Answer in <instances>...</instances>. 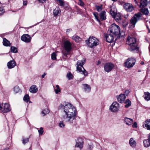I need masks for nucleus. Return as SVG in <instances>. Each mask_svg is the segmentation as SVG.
Returning <instances> with one entry per match:
<instances>
[{
    "mask_svg": "<svg viewBox=\"0 0 150 150\" xmlns=\"http://www.w3.org/2000/svg\"><path fill=\"white\" fill-rule=\"evenodd\" d=\"M60 108L63 110L64 113L62 115V119L66 122L73 124L75 121L76 115V108L69 103L61 104Z\"/></svg>",
    "mask_w": 150,
    "mask_h": 150,
    "instance_id": "f257e3e1",
    "label": "nucleus"
},
{
    "mask_svg": "<svg viewBox=\"0 0 150 150\" xmlns=\"http://www.w3.org/2000/svg\"><path fill=\"white\" fill-rule=\"evenodd\" d=\"M85 59H83L81 60L78 61L76 64V70L79 72H82L84 76H86L88 74L87 71L84 69L83 66L85 62Z\"/></svg>",
    "mask_w": 150,
    "mask_h": 150,
    "instance_id": "f03ea898",
    "label": "nucleus"
},
{
    "mask_svg": "<svg viewBox=\"0 0 150 150\" xmlns=\"http://www.w3.org/2000/svg\"><path fill=\"white\" fill-rule=\"evenodd\" d=\"M86 42L88 46L91 48L94 47L99 44L98 39L93 36H90L86 40Z\"/></svg>",
    "mask_w": 150,
    "mask_h": 150,
    "instance_id": "7ed1b4c3",
    "label": "nucleus"
},
{
    "mask_svg": "<svg viewBox=\"0 0 150 150\" xmlns=\"http://www.w3.org/2000/svg\"><path fill=\"white\" fill-rule=\"evenodd\" d=\"M108 31L115 36L120 34V29L119 26L115 23L112 24L110 26Z\"/></svg>",
    "mask_w": 150,
    "mask_h": 150,
    "instance_id": "20e7f679",
    "label": "nucleus"
},
{
    "mask_svg": "<svg viewBox=\"0 0 150 150\" xmlns=\"http://www.w3.org/2000/svg\"><path fill=\"white\" fill-rule=\"evenodd\" d=\"M136 62L135 59L133 58H129L124 63V66L127 68L132 67Z\"/></svg>",
    "mask_w": 150,
    "mask_h": 150,
    "instance_id": "39448f33",
    "label": "nucleus"
},
{
    "mask_svg": "<svg viewBox=\"0 0 150 150\" xmlns=\"http://www.w3.org/2000/svg\"><path fill=\"white\" fill-rule=\"evenodd\" d=\"M142 14L140 12H138L135 14L130 20L131 23L134 26L136 23L141 19Z\"/></svg>",
    "mask_w": 150,
    "mask_h": 150,
    "instance_id": "423d86ee",
    "label": "nucleus"
},
{
    "mask_svg": "<svg viewBox=\"0 0 150 150\" xmlns=\"http://www.w3.org/2000/svg\"><path fill=\"white\" fill-rule=\"evenodd\" d=\"M64 48L65 50L67 52L71 51V44L68 40L65 41L64 43ZM69 53L68 52L65 53L64 54V56L67 57V55Z\"/></svg>",
    "mask_w": 150,
    "mask_h": 150,
    "instance_id": "0eeeda50",
    "label": "nucleus"
},
{
    "mask_svg": "<svg viewBox=\"0 0 150 150\" xmlns=\"http://www.w3.org/2000/svg\"><path fill=\"white\" fill-rule=\"evenodd\" d=\"M0 110L3 113H7L11 110L9 105L7 103H2L1 104L0 103Z\"/></svg>",
    "mask_w": 150,
    "mask_h": 150,
    "instance_id": "6e6552de",
    "label": "nucleus"
},
{
    "mask_svg": "<svg viewBox=\"0 0 150 150\" xmlns=\"http://www.w3.org/2000/svg\"><path fill=\"white\" fill-rule=\"evenodd\" d=\"M119 105L116 102H113L110 107V110L113 112H116L119 111Z\"/></svg>",
    "mask_w": 150,
    "mask_h": 150,
    "instance_id": "1a4fd4ad",
    "label": "nucleus"
},
{
    "mask_svg": "<svg viewBox=\"0 0 150 150\" xmlns=\"http://www.w3.org/2000/svg\"><path fill=\"white\" fill-rule=\"evenodd\" d=\"M114 67V64L111 62H108L105 63L104 65V69L107 72L111 71Z\"/></svg>",
    "mask_w": 150,
    "mask_h": 150,
    "instance_id": "9d476101",
    "label": "nucleus"
},
{
    "mask_svg": "<svg viewBox=\"0 0 150 150\" xmlns=\"http://www.w3.org/2000/svg\"><path fill=\"white\" fill-rule=\"evenodd\" d=\"M125 10L128 12H131L134 9V7L131 3H126L123 5Z\"/></svg>",
    "mask_w": 150,
    "mask_h": 150,
    "instance_id": "9b49d317",
    "label": "nucleus"
},
{
    "mask_svg": "<svg viewBox=\"0 0 150 150\" xmlns=\"http://www.w3.org/2000/svg\"><path fill=\"white\" fill-rule=\"evenodd\" d=\"M128 49L131 51L137 52L139 50V47L136 43L129 45Z\"/></svg>",
    "mask_w": 150,
    "mask_h": 150,
    "instance_id": "f8f14e48",
    "label": "nucleus"
},
{
    "mask_svg": "<svg viewBox=\"0 0 150 150\" xmlns=\"http://www.w3.org/2000/svg\"><path fill=\"white\" fill-rule=\"evenodd\" d=\"M31 39V38L30 36L28 34H24L21 37V40L26 43L30 42Z\"/></svg>",
    "mask_w": 150,
    "mask_h": 150,
    "instance_id": "ddd939ff",
    "label": "nucleus"
},
{
    "mask_svg": "<svg viewBox=\"0 0 150 150\" xmlns=\"http://www.w3.org/2000/svg\"><path fill=\"white\" fill-rule=\"evenodd\" d=\"M83 139L81 138H79L76 141L75 147L81 149L83 147Z\"/></svg>",
    "mask_w": 150,
    "mask_h": 150,
    "instance_id": "4468645a",
    "label": "nucleus"
},
{
    "mask_svg": "<svg viewBox=\"0 0 150 150\" xmlns=\"http://www.w3.org/2000/svg\"><path fill=\"white\" fill-rule=\"evenodd\" d=\"M136 42V40L135 38L128 36L126 41V43L129 45L135 43Z\"/></svg>",
    "mask_w": 150,
    "mask_h": 150,
    "instance_id": "2eb2a0df",
    "label": "nucleus"
},
{
    "mask_svg": "<svg viewBox=\"0 0 150 150\" xmlns=\"http://www.w3.org/2000/svg\"><path fill=\"white\" fill-rule=\"evenodd\" d=\"M143 127L146 128L148 130L150 131V119H148L146 120L143 123Z\"/></svg>",
    "mask_w": 150,
    "mask_h": 150,
    "instance_id": "dca6fc26",
    "label": "nucleus"
},
{
    "mask_svg": "<svg viewBox=\"0 0 150 150\" xmlns=\"http://www.w3.org/2000/svg\"><path fill=\"white\" fill-rule=\"evenodd\" d=\"M82 86L84 92L86 93H88L90 91L91 88L89 85L87 84H84L82 85Z\"/></svg>",
    "mask_w": 150,
    "mask_h": 150,
    "instance_id": "f3484780",
    "label": "nucleus"
},
{
    "mask_svg": "<svg viewBox=\"0 0 150 150\" xmlns=\"http://www.w3.org/2000/svg\"><path fill=\"white\" fill-rule=\"evenodd\" d=\"M117 100L120 103L124 102L126 98L125 96L123 94H121L119 96H117Z\"/></svg>",
    "mask_w": 150,
    "mask_h": 150,
    "instance_id": "a211bd4d",
    "label": "nucleus"
},
{
    "mask_svg": "<svg viewBox=\"0 0 150 150\" xmlns=\"http://www.w3.org/2000/svg\"><path fill=\"white\" fill-rule=\"evenodd\" d=\"M107 42H112L113 40L114 36L111 34H107L105 35Z\"/></svg>",
    "mask_w": 150,
    "mask_h": 150,
    "instance_id": "6ab92c4d",
    "label": "nucleus"
},
{
    "mask_svg": "<svg viewBox=\"0 0 150 150\" xmlns=\"http://www.w3.org/2000/svg\"><path fill=\"white\" fill-rule=\"evenodd\" d=\"M16 65V62L13 60L10 61L7 63V66L9 69H12L14 68Z\"/></svg>",
    "mask_w": 150,
    "mask_h": 150,
    "instance_id": "aec40b11",
    "label": "nucleus"
},
{
    "mask_svg": "<svg viewBox=\"0 0 150 150\" xmlns=\"http://www.w3.org/2000/svg\"><path fill=\"white\" fill-rule=\"evenodd\" d=\"M113 18L115 19L116 22L121 23L122 22V17L120 13H117V14Z\"/></svg>",
    "mask_w": 150,
    "mask_h": 150,
    "instance_id": "412c9836",
    "label": "nucleus"
},
{
    "mask_svg": "<svg viewBox=\"0 0 150 150\" xmlns=\"http://www.w3.org/2000/svg\"><path fill=\"white\" fill-rule=\"evenodd\" d=\"M129 143L132 148H134L136 145V142L135 140L133 138H131L129 141Z\"/></svg>",
    "mask_w": 150,
    "mask_h": 150,
    "instance_id": "4be33fe9",
    "label": "nucleus"
},
{
    "mask_svg": "<svg viewBox=\"0 0 150 150\" xmlns=\"http://www.w3.org/2000/svg\"><path fill=\"white\" fill-rule=\"evenodd\" d=\"M124 120L126 124L128 125H131L133 122V120L132 119L127 117H125Z\"/></svg>",
    "mask_w": 150,
    "mask_h": 150,
    "instance_id": "5701e85b",
    "label": "nucleus"
},
{
    "mask_svg": "<svg viewBox=\"0 0 150 150\" xmlns=\"http://www.w3.org/2000/svg\"><path fill=\"white\" fill-rule=\"evenodd\" d=\"M30 92L33 93H35L37 92L38 88L35 85L32 86L30 88Z\"/></svg>",
    "mask_w": 150,
    "mask_h": 150,
    "instance_id": "b1692460",
    "label": "nucleus"
},
{
    "mask_svg": "<svg viewBox=\"0 0 150 150\" xmlns=\"http://www.w3.org/2000/svg\"><path fill=\"white\" fill-rule=\"evenodd\" d=\"M100 16L101 20H105L106 19L105 12V11H102L100 13Z\"/></svg>",
    "mask_w": 150,
    "mask_h": 150,
    "instance_id": "393cba45",
    "label": "nucleus"
},
{
    "mask_svg": "<svg viewBox=\"0 0 150 150\" xmlns=\"http://www.w3.org/2000/svg\"><path fill=\"white\" fill-rule=\"evenodd\" d=\"M147 4V0H141L140 1V7L142 8L146 6Z\"/></svg>",
    "mask_w": 150,
    "mask_h": 150,
    "instance_id": "a878e982",
    "label": "nucleus"
},
{
    "mask_svg": "<svg viewBox=\"0 0 150 150\" xmlns=\"http://www.w3.org/2000/svg\"><path fill=\"white\" fill-rule=\"evenodd\" d=\"M144 95L143 96L144 99L147 100L149 101L150 100V93L148 92H144Z\"/></svg>",
    "mask_w": 150,
    "mask_h": 150,
    "instance_id": "bb28decb",
    "label": "nucleus"
},
{
    "mask_svg": "<svg viewBox=\"0 0 150 150\" xmlns=\"http://www.w3.org/2000/svg\"><path fill=\"white\" fill-rule=\"evenodd\" d=\"M61 10L58 8H56L53 11V13L54 16H56L59 15L60 13Z\"/></svg>",
    "mask_w": 150,
    "mask_h": 150,
    "instance_id": "cd10ccee",
    "label": "nucleus"
},
{
    "mask_svg": "<svg viewBox=\"0 0 150 150\" xmlns=\"http://www.w3.org/2000/svg\"><path fill=\"white\" fill-rule=\"evenodd\" d=\"M72 39L77 42L81 41V39L77 35H74L72 37Z\"/></svg>",
    "mask_w": 150,
    "mask_h": 150,
    "instance_id": "c85d7f7f",
    "label": "nucleus"
},
{
    "mask_svg": "<svg viewBox=\"0 0 150 150\" xmlns=\"http://www.w3.org/2000/svg\"><path fill=\"white\" fill-rule=\"evenodd\" d=\"M143 143L145 147H147L150 146V140L149 138L148 139L144 140L143 141Z\"/></svg>",
    "mask_w": 150,
    "mask_h": 150,
    "instance_id": "c756f323",
    "label": "nucleus"
},
{
    "mask_svg": "<svg viewBox=\"0 0 150 150\" xmlns=\"http://www.w3.org/2000/svg\"><path fill=\"white\" fill-rule=\"evenodd\" d=\"M3 44L5 46H8L10 45V43L9 41L5 38H3Z\"/></svg>",
    "mask_w": 150,
    "mask_h": 150,
    "instance_id": "7c9ffc66",
    "label": "nucleus"
},
{
    "mask_svg": "<svg viewBox=\"0 0 150 150\" xmlns=\"http://www.w3.org/2000/svg\"><path fill=\"white\" fill-rule=\"evenodd\" d=\"M141 11L143 14H145L146 15H147L149 13V11L148 8H144L141 9Z\"/></svg>",
    "mask_w": 150,
    "mask_h": 150,
    "instance_id": "2f4dec72",
    "label": "nucleus"
},
{
    "mask_svg": "<svg viewBox=\"0 0 150 150\" xmlns=\"http://www.w3.org/2000/svg\"><path fill=\"white\" fill-rule=\"evenodd\" d=\"M131 101L129 99H127L125 101V103L126 104L125 107L126 108H128L131 105Z\"/></svg>",
    "mask_w": 150,
    "mask_h": 150,
    "instance_id": "473e14b6",
    "label": "nucleus"
},
{
    "mask_svg": "<svg viewBox=\"0 0 150 150\" xmlns=\"http://www.w3.org/2000/svg\"><path fill=\"white\" fill-rule=\"evenodd\" d=\"M54 91L56 94H57L59 92H60L59 86L57 85H56L55 86V88H54Z\"/></svg>",
    "mask_w": 150,
    "mask_h": 150,
    "instance_id": "72a5a7b5",
    "label": "nucleus"
},
{
    "mask_svg": "<svg viewBox=\"0 0 150 150\" xmlns=\"http://www.w3.org/2000/svg\"><path fill=\"white\" fill-rule=\"evenodd\" d=\"M110 14L113 18L117 13H116V11L115 10H112V9L110 10Z\"/></svg>",
    "mask_w": 150,
    "mask_h": 150,
    "instance_id": "f704fd0d",
    "label": "nucleus"
},
{
    "mask_svg": "<svg viewBox=\"0 0 150 150\" xmlns=\"http://www.w3.org/2000/svg\"><path fill=\"white\" fill-rule=\"evenodd\" d=\"M50 112L49 110L48 109H46L44 110H43L42 113L43 115L44 116L47 114L49 113Z\"/></svg>",
    "mask_w": 150,
    "mask_h": 150,
    "instance_id": "c9c22d12",
    "label": "nucleus"
},
{
    "mask_svg": "<svg viewBox=\"0 0 150 150\" xmlns=\"http://www.w3.org/2000/svg\"><path fill=\"white\" fill-rule=\"evenodd\" d=\"M11 52L13 53H16L18 52L17 48L15 47L12 46L11 48Z\"/></svg>",
    "mask_w": 150,
    "mask_h": 150,
    "instance_id": "e433bc0d",
    "label": "nucleus"
},
{
    "mask_svg": "<svg viewBox=\"0 0 150 150\" xmlns=\"http://www.w3.org/2000/svg\"><path fill=\"white\" fill-rule=\"evenodd\" d=\"M23 100L26 102H28L29 100V97L28 95H25L23 98Z\"/></svg>",
    "mask_w": 150,
    "mask_h": 150,
    "instance_id": "4c0bfd02",
    "label": "nucleus"
},
{
    "mask_svg": "<svg viewBox=\"0 0 150 150\" xmlns=\"http://www.w3.org/2000/svg\"><path fill=\"white\" fill-rule=\"evenodd\" d=\"M23 143L25 144L29 141V139L28 138H23Z\"/></svg>",
    "mask_w": 150,
    "mask_h": 150,
    "instance_id": "58836bf2",
    "label": "nucleus"
},
{
    "mask_svg": "<svg viewBox=\"0 0 150 150\" xmlns=\"http://www.w3.org/2000/svg\"><path fill=\"white\" fill-rule=\"evenodd\" d=\"M56 56L57 55L55 53H53L51 55L52 59L53 60H55L56 59Z\"/></svg>",
    "mask_w": 150,
    "mask_h": 150,
    "instance_id": "ea45409f",
    "label": "nucleus"
},
{
    "mask_svg": "<svg viewBox=\"0 0 150 150\" xmlns=\"http://www.w3.org/2000/svg\"><path fill=\"white\" fill-rule=\"evenodd\" d=\"M20 90V89L18 86H16L14 88V91L16 93H18Z\"/></svg>",
    "mask_w": 150,
    "mask_h": 150,
    "instance_id": "a19ab883",
    "label": "nucleus"
},
{
    "mask_svg": "<svg viewBox=\"0 0 150 150\" xmlns=\"http://www.w3.org/2000/svg\"><path fill=\"white\" fill-rule=\"evenodd\" d=\"M93 15L96 19L97 20V21L100 22V20L99 19V17L98 16V14L97 13H94Z\"/></svg>",
    "mask_w": 150,
    "mask_h": 150,
    "instance_id": "79ce46f5",
    "label": "nucleus"
},
{
    "mask_svg": "<svg viewBox=\"0 0 150 150\" xmlns=\"http://www.w3.org/2000/svg\"><path fill=\"white\" fill-rule=\"evenodd\" d=\"M57 1L59 3L60 6H64V2L61 0H57Z\"/></svg>",
    "mask_w": 150,
    "mask_h": 150,
    "instance_id": "37998d69",
    "label": "nucleus"
},
{
    "mask_svg": "<svg viewBox=\"0 0 150 150\" xmlns=\"http://www.w3.org/2000/svg\"><path fill=\"white\" fill-rule=\"evenodd\" d=\"M96 7L97 11L98 12L101 11L102 9V7L101 6H96Z\"/></svg>",
    "mask_w": 150,
    "mask_h": 150,
    "instance_id": "c03bdc74",
    "label": "nucleus"
},
{
    "mask_svg": "<svg viewBox=\"0 0 150 150\" xmlns=\"http://www.w3.org/2000/svg\"><path fill=\"white\" fill-rule=\"evenodd\" d=\"M40 134H42L43 132V129L42 127H40V129L38 131Z\"/></svg>",
    "mask_w": 150,
    "mask_h": 150,
    "instance_id": "a18cd8bd",
    "label": "nucleus"
},
{
    "mask_svg": "<svg viewBox=\"0 0 150 150\" xmlns=\"http://www.w3.org/2000/svg\"><path fill=\"white\" fill-rule=\"evenodd\" d=\"M129 91L128 90H126L124 94H123L125 96V97L126 98V96H127L129 94Z\"/></svg>",
    "mask_w": 150,
    "mask_h": 150,
    "instance_id": "49530a36",
    "label": "nucleus"
},
{
    "mask_svg": "<svg viewBox=\"0 0 150 150\" xmlns=\"http://www.w3.org/2000/svg\"><path fill=\"white\" fill-rule=\"evenodd\" d=\"M72 76V75L70 73H69L67 74V76L68 78L69 79H71Z\"/></svg>",
    "mask_w": 150,
    "mask_h": 150,
    "instance_id": "de8ad7c7",
    "label": "nucleus"
},
{
    "mask_svg": "<svg viewBox=\"0 0 150 150\" xmlns=\"http://www.w3.org/2000/svg\"><path fill=\"white\" fill-rule=\"evenodd\" d=\"M4 13V8L3 7H1L0 8V14H2Z\"/></svg>",
    "mask_w": 150,
    "mask_h": 150,
    "instance_id": "09e8293b",
    "label": "nucleus"
},
{
    "mask_svg": "<svg viewBox=\"0 0 150 150\" xmlns=\"http://www.w3.org/2000/svg\"><path fill=\"white\" fill-rule=\"evenodd\" d=\"M59 126L60 127H63L64 126V124L63 123V122L61 121L59 123Z\"/></svg>",
    "mask_w": 150,
    "mask_h": 150,
    "instance_id": "8fccbe9b",
    "label": "nucleus"
},
{
    "mask_svg": "<svg viewBox=\"0 0 150 150\" xmlns=\"http://www.w3.org/2000/svg\"><path fill=\"white\" fill-rule=\"evenodd\" d=\"M79 4L81 6H83L84 4L83 2L81 0H79Z\"/></svg>",
    "mask_w": 150,
    "mask_h": 150,
    "instance_id": "3c124183",
    "label": "nucleus"
},
{
    "mask_svg": "<svg viewBox=\"0 0 150 150\" xmlns=\"http://www.w3.org/2000/svg\"><path fill=\"white\" fill-rule=\"evenodd\" d=\"M132 127L133 128H137V123L136 122H135L132 125Z\"/></svg>",
    "mask_w": 150,
    "mask_h": 150,
    "instance_id": "603ef678",
    "label": "nucleus"
},
{
    "mask_svg": "<svg viewBox=\"0 0 150 150\" xmlns=\"http://www.w3.org/2000/svg\"><path fill=\"white\" fill-rule=\"evenodd\" d=\"M72 31V30L71 29H69L67 30L66 31V33L67 35H68L69 33Z\"/></svg>",
    "mask_w": 150,
    "mask_h": 150,
    "instance_id": "864d4df0",
    "label": "nucleus"
},
{
    "mask_svg": "<svg viewBox=\"0 0 150 150\" xmlns=\"http://www.w3.org/2000/svg\"><path fill=\"white\" fill-rule=\"evenodd\" d=\"M39 2L43 3L47 0H37Z\"/></svg>",
    "mask_w": 150,
    "mask_h": 150,
    "instance_id": "5fc2aeb1",
    "label": "nucleus"
},
{
    "mask_svg": "<svg viewBox=\"0 0 150 150\" xmlns=\"http://www.w3.org/2000/svg\"><path fill=\"white\" fill-rule=\"evenodd\" d=\"M93 148V146L92 145H90L89 146V148L90 150H92Z\"/></svg>",
    "mask_w": 150,
    "mask_h": 150,
    "instance_id": "6e6d98bb",
    "label": "nucleus"
},
{
    "mask_svg": "<svg viewBox=\"0 0 150 150\" xmlns=\"http://www.w3.org/2000/svg\"><path fill=\"white\" fill-rule=\"evenodd\" d=\"M46 75V73H45L44 74H43V75H42V78H44L45 77V76Z\"/></svg>",
    "mask_w": 150,
    "mask_h": 150,
    "instance_id": "4d7b16f0",
    "label": "nucleus"
},
{
    "mask_svg": "<svg viewBox=\"0 0 150 150\" xmlns=\"http://www.w3.org/2000/svg\"><path fill=\"white\" fill-rule=\"evenodd\" d=\"M23 5L25 6L27 4V2L25 1H23Z\"/></svg>",
    "mask_w": 150,
    "mask_h": 150,
    "instance_id": "13d9d810",
    "label": "nucleus"
},
{
    "mask_svg": "<svg viewBox=\"0 0 150 150\" xmlns=\"http://www.w3.org/2000/svg\"><path fill=\"white\" fill-rule=\"evenodd\" d=\"M101 63V62L100 61H98L97 63V65H98L99 64H100Z\"/></svg>",
    "mask_w": 150,
    "mask_h": 150,
    "instance_id": "bf43d9fd",
    "label": "nucleus"
},
{
    "mask_svg": "<svg viewBox=\"0 0 150 150\" xmlns=\"http://www.w3.org/2000/svg\"><path fill=\"white\" fill-rule=\"evenodd\" d=\"M148 138L150 140V133L148 135Z\"/></svg>",
    "mask_w": 150,
    "mask_h": 150,
    "instance_id": "052dcab7",
    "label": "nucleus"
},
{
    "mask_svg": "<svg viewBox=\"0 0 150 150\" xmlns=\"http://www.w3.org/2000/svg\"><path fill=\"white\" fill-rule=\"evenodd\" d=\"M149 52L150 54V45H149Z\"/></svg>",
    "mask_w": 150,
    "mask_h": 150,
    "instance_id": "680f3d73",
    "label": "nucleus"
},
{
    "mask_svg": "<svg viewBox=\"0 0 150 150\" xmlns=\"http://www.w3.org/2000/svg\"><path fill=\"white\" fill-rule=\"evenodd\" d=\"M144 64V62H141V64L142 65H143Z\"/></svg>",
    "mask_w": 150,
    "mask_h": 150,
    "instance_id": "e2e57ef3",
    "label": "nucleus"
},
{
    "mask_svg": "<svg viewBox=\"0 0 150 150\" xmlns=\"http://www.w3.org/2000/svg\"><path fill=\"white\" fill-rule=\"evenodd\" d=\"M149 4L150 5V6H149V8H150V0L149 1Z\"/></svg>",
    "mask_w": 150,
    "mask_h": 150,
    "instance_id": "0e129e2a",
    "label": "nucleus"
},
{
    "mask_svg": "<svg viewBox=\"0 0 150 150\" xmlns=\"http://www.w3.org/2000/svg\"><path fill=\"white\" fill-rule=\"evenodd\" d=\"M111 0L113 1H117V0Z\"/></svg>",
    "mask_w": 150,
    "mask_h": 150,
    "instance_id": "69168bd1",
    "label": "nucleus"
},
{
    "mask_svg": "<svg viewBox=\"0 0 150 150\" xmlns=\"http://www.w3.org/2000/svg\"><path fill=\"white\" fill-rule=\"evenodd\" d=\"M148 30V33H150V30L149 29Z\"/></svg>",
    "mask_w": 150,
    "mask_h": 150,
    "instance_id": "338daca9",
    "label": "nucleus"
},
{
    "mask_svg": "<svg viewBox=\"0 0 150 150\" xmlns=\"http://www.w3.org/2000/svg\"><path fill=\"white\" fill-rule=\"evenodd\" d=\"M147 29H148V30L149 29V28L148 27H147Z\"/></svg>",
    "mask_w": 150,
    "mask_h": 150,
    "instance_id": "774afa93",
    "label": "nucleus"
}]
</instances>
